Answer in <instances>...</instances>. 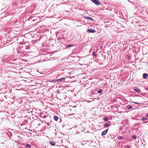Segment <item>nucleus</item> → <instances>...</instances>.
<instances>
[{"label": "nucleus", "mask_w": 148, "mask_h": 148, "mask_svg": "<svg viewBox=\"0 0 148 148\" xmlns=\"http://www.w3.org/2000/svg\"><path fill=\"white\" fill-rule=\"evenodd\" d=\"M65 79V77H62L55 80V81L54 83H55L56 82H62Z\"/></svg>", "instance_id": "f257e3e1"}, {"label": "nucleus", "mask_w": 148, "mask_h": 148, "mask_svg": "<svg viewBox=\"0 0 148 148\" xmlns=\"http://www.w3.org/2000/svg\"><path fill=\"white\" fill-rule=\"evenodd\" d=\"M28 123V121L27 120H25L22 123H21L20 124L21 125V126H22L23 125H25V124Z\"/></svg>", "instance_id": "423d86ee"}, {"label": "nucleus", "mask_w": 148, "mask_h": 148, "mask_svg": "<svg viewBox=\"0 0 148 148\" xmlns=\"http://www.w3.org/2000/svg\"><path fill=\"white\" fill-rule=\"evenodd\" d=\"M72 46H75V45L73 44H70V45H67L66 47H71Z\"/></svg>", "instance_id": "f8f14e48"}, {"label": "nucleus", "mask_w": 148, "mask_h": 148, "mask_svg": "<svg viewBox=\"0 0 148 148\" xmlns=\"http://www.w3.org/2000/svg\"><path fill=\"white\" fill-rule=\"evenodd\" d=\"M85 18L87 20H90L92 21H94V19L91 17L89 16H86L85 17Z\"/></svg>", "instance_id": "6e6552de"}, {"label": "nucleus", "mask_w": 148, "mask_h": 148, "mask_svg": "<svg viewBox=\"0 0 148 148\" xmlns=\"http://www.w3.org/2000/svg\"><path fill=\"white\" fill-rule=\"evenodd\" d=\"M43 82H43L41 80L38 79V87L39 86L38 85H42V86H43L44 85L43 83Z\"/></svg>", "instance_id": "7ed1b4c3"}, {"label": "nucleus", "mask_w": 148, "mask_h": 148, "mask_svg": "<svg viewBox=\"0 0 148 148\" xmlns=\"http://www.w3.org/2000/svg\"><path fill=\"white\" fill-rule=\"evenodd\" d=\"M137 104H140V103H137Z\"/></svg>", "instance_id": "473e14b6"}, {"label": "nucleus", "mask_w": 148, "mask_h": 148, "mask_svg": "<svg viewBox=\"0 0 148 148\" xmlns=\"http://www.w3.org/2000/svg\"><path fill=\"white\" fill-rule=\"evenodd\" d=\"M102 90L100 89L97 91V92L98 93H100L102 92Z\"/></svg>", "instance_id": "a211bd4d"}, {"label": "nucleus", "mask_w": 148, "mask_h": 148, "mask_svg": "<svg viewBox=\"0 0 148 148\" xmlns=\"http://www.w3.org/2000/svg\"><path fill=\"white\" fill-rule=\"evenodd\" d=\"M137 136L136 135H134L132 137V138L134 140L136 139Z\"/></svg>", "instance_id": "4468645a"}, {"label": "nucleus", "mask_w": 148, "mask_h": 148, "mask_svg": "<svg viewBox=\"0 0 148 148\" xmlns=\"http://www.w3.org/2000/svg\"><path fill=\"white\" fill-rule=\"evenodd\" d=\"M41 55L42 56H44L45 55L44 54H40L38 56V57H41ZM43 57H44V56H43Z\"/></svg>", "instance_id": "5701e85b"}, {"label": "nucleus", "mask_w": 148, "mask_h": 148, "mask_svg": "<svg viewBox=\"0 0 148 148\" xmlns=\"http://www.w3.org/2000/svg\"><path fill=\"white\" fill-rule=\"evenodd\" d=\"M146 116L147 117H148V113L146 114Z\"/></svg>", "instance_id": "c756f323"}, {"label": "nucleus", "mask_w": 148, "mask_h": 148, "mask_svg": "<svg viewBox=\"0 0 148 148\" xmlns=\"http://www.w3.org/2000/svg\"><path fill=\"white\" fill-rule=\"evenodd\" d=\"M32 43L34 44H35L37 42L36 40H33L32 41Z\"/></svg>", "instance_id": "6ab92c4d"}, {"label": "nucleus", "mask_w": 148, "mask_h": 148, "mask_svg": "<svg viewBox=\"0 0 148 148\" xmlns=\"http://www.w3.org/2000/svg\"><path fill=\"white\" fill-rule=\"evenodd\" d=\"M25 146L27 147L31 148V145L29 144H27Z\"/></svg>", "instance_id": "dca6fc26"}, {"label": "nucleus", "mask_w": 148, "mask_h": 148, "mask_svg": "<svg viewBox=\"0 0 148 148\" xmlns=\"http://www.w3.org/2000/svg\"><path fill=\"white\" fill-rule=\"evenodd\" d=\"M42 76H41V75H39V74H38V77H42Z\"/></svg>", "instance_id": "bb28decb"}, {"label": "nucleus", "mask_w": 148, "mask_h": 148, "mask_svg": "<svg viewBox=\"0 0 148 148\" xmlns=\"http://www.w3.org/2000/svg\"><path fill=\"white\" fill-rule=\"evenodd\" d=\"M118 139L120 140H122L123 139V137L122 136H120L119 138H118Z\"/></svg>", "instance_id": "412c9836"}, {"label": "nucleus", "mask_w": 148, "mask_h": 148, "mask_svg": "<svg viewBox=\"0 0 148 148\" xmlns=\"http://www.w3.org/2000/svg\"><path fill=\"white\" fill-rule=\"evenodd\" d=\"M134 103L136 104H137V102H134Z\"/></svg>", "instance_id": "2f4dec72"}, {"label": "nucleus", "mask_w": 148, "mask_h": 148, "mask_svg": "<svg viewBox=\"0 0 148 148\" xmlns=\"http://www.w3.org/2000/svg\"><path fill=\"white\" fill-rule=\"evenodd\" d=\"M110 124H109L108 123H105L104 125V126L105 127H107L109 126H110Z\"/></svg>", "instance_id": "2eb2a0df"}, {"label": "nucleus", "mask_w": 148, "mask_h": 148, "mask_svg": "<svg viewBox=\"0 0 148 148\" xmlns=\"http://www.w3.org/2000/svg\"><path fill=\"white\" fill-rule=\"evenodd\" d=\"M48 81V82H53L54 81L53 80H51V81Z\"/></svg>", "instance_id": "c85d7f7f"}, {"label": "nucleus", "mask_w": 148, "mask_h": 148, "mask_svg": "<svg viewBox=\"0 0 148 148\" xmlns=\"http://www.w3.org/2000/svg\"><path fill=\"white\" fill-rule=\"evenodd\" d=\"M126 107L128 109H131L133 108V107L132 106L130 105L127 106H126Z\"/></svg>", "instance_id": "9b49d317"}, {"label": "nucleus", "mask_w": 148, "mask_h": 148, "mask_svg": "<svg viewBox=\"0 0 148 148\" xmlns=\"http://www.w3.org/2000/svg\"><path fill=\"white\" fill-rule=\"evenodd\" d=\"M108 130V129H107L103 131L101 134V136H103L105 135L107 133Z\"/></svg>", "instance_id": "39448f33"}, {"label": "nucleus", "mask_w": 148, "mask_h": 148, "mask_svg": "<svg viewBox=\"0 0 148 148\" xmlns=\"http://www.w3.org/2000/svg\"><path fill=\"white\" fill-rule=\"evenodd\" d=\"M93 54L94 56H96L97 55V54L95 52H94L93 53Z\"/></svg>", "instance_id": "4be33fe9"}, {"label": "nucleus", "mask_w": 148, "mask_h": 148, "mask_svg": "<svg viewBox=\"0 0 148 148\" xmlns=\"http://www.w3.org/2000/svg\"><path fill=\"white\" fill-rule=\"evenodd\" d=\"M126 148H130L129 146H127Z\"/></svg>", "instance_id": "7c9ffc66"}, {"label": "nucleus", "mask_w": 148, "mask_h": 148, "mask_svg": "<svg viewBox=\"0 0 148 148\" xmlns=\"http://www.w3.org/2000/svg\"><path fill=\"white\" fill-rule=\"evenodd\" d=\"M29 48H30L29 47V46H26L25 49H29Z\"/></svg>", "instance_id": "393cba45"}, {"label": "nucleus", "mask_w": 148, "mask_h": 148, "mask_svg": "<svg viewBox=\"0 0 148 148\" xmlns=\"http://www.w3.org/2000/svg\"><path fill=\"white\" fill-rule=\"evenodd\" d=\"M40 124H38V125H40Z\"/></svg>", "instance_id": "72a5a7b5"}, {"label": "nucleus", "mask_w": 148, "mask_h": 148, "mask_svg": "<svg viewBox=\"0 0 148 148\" xmlns=\"http://www.w3.org/2000/svg\"><path fill=\"white\" fill-rule=\"evenodd\" d=\"M134 90L137 92H139L140 91L139 90L137 87H135Z\"/></svg>", "instance_id": "1a4fd4ad"}, {"label": "nucleus", "mask_w": 148, "mask_h": 148, "mask_svg": "<svg viewBox=\"0 0 148 148\" xmlns=\"http://www.w3.org/2000/svg\"><path fill=\"white\" fill-rule=\"evenodd\" d=\"M148 77V75L146 73H144L143 74V77L144 79H147Z\"/></svg>", "instance_id": "0eeeda50"}, {"label": "nucleus", "mask_w": 148, "mask_h": 148, "mask_svg": "<svg viewBox=\"0 0 148 148\" xmlns=\"http://www.w3.org/2000/svg\"><path fill=\"white\" fill-rule=\"evenodd\" d=\"M54 119L56 121H57L58 119V117L56 116H54L53 117Z\"/></svg>", "instance_id": "9d476101"}, {"label": "nucleus", "mask_w": 148, "mask_h": 148, "mask_svg": "<svg viewBox=\"0 0 148 148\" xmlns=\"http://www.w3.org/2000/svg\"><path fill=\"white\" fill-rule=\"evenodd\" d=\"M45 61V60H40L38 62V63H39V62H42L43 61Z\"/></svg>", "instance_id": "b1692460"}, {"label": "nucleus", "mask_w": 148, "mask_h": 148, "mask_svg": "<svg viewBox=\"0 0 148 148\" xmlns=\"http://www.w3.org/2000/svg\"><path fill=\"white\" fill-rule=\"evenodd\" d=\"M124 133V131H123L122 132H121V134H123Z\"/></svg>", "instance_id": "cd10ccee"}, {"label": "nucleus", "mask_w": 148, "mask_h": 148, "mask_svg": "<svg viewBox=\"0 0 148 148\" xmlns=\"http://www.w3.org/2000/svg\"><path fill=\"white\" fill-rule=\"evenodd\" d=\"M41 36H40V38H38V40H40V39H41Z\"/></svg>", "instance_id": "a878e982"}, {"label": "nucleus", "mask_w": 148, "mask_h": 148, "mask_svg": "<svg viewBox=\"0 0 148 148\" xmlns=\"http://www.w3.org/2000/svg\"><path fill=\"white\" fill-rule=\"evenodd\" d=\"M103 120L106 121H108L109 120V119L108 117H105L104 118Z\"/></svg>", "instance_id": "f3484780"}, {"label": "nucleus", "mask_w": 148, "mask_h": 148, "mask_svg": "<svg viewBox=\"0 0 148 148\" xmlns=\"http://www.w3.org/2000/svg\"><path fill=\"white\" fill-rule=\"evenodd\" d=\"M87 32H88L91 33H94L96 32V31L92 29H89L87 30Z\"/></svg>", "instance_id": "20e7f679"}, {"label": "nucleus", "mask_w": 148, "mask_h": 148, "mask_svg": "<svg viewBox=\"0 0 148 148\" xmlns=\"http://www.w3.org/2000/svg\"><path fill=\"white\" fill-rule=\"evenodd\" d=\"M142 120L143 121L145 120H147V119L146 117H142Z\"/></svg>", "instance_id": "aec40b11"}, {"label": "nucleus", "mask_w": 148, "mask_h": 148, "mask_svg": "<svg viewBox=\"0 0 148 148\" xmlns=\"http://www.w3.org/2000/svg\"><path fill=\"white\" fill-rule=\"evenodd\" d=\"M49 142L51 145L54 146L56 144L53 141H50Z\"/></svg>", "instance_id": "ddd939ff"}, {"label": "nucleus", "mask_w": 148, "mask_h": 148, "mask_svg": "<svg viewBox=\"0 0 148 148\" xmlns=\"http://www.w3.org/2000/svg\"><path fill=\"white\" fill-rule=\"evenodd\" d=\"M91 1L97 5H99L100 4V2L98 0H91Z\"/></svg>", "instance_id": "f03ea898"}]
</instances>
